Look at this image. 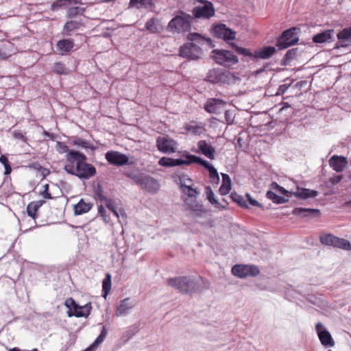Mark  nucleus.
Wrapping results in <instances>:
<instances>
[{
	"instance_id": "nucleus-46",
	"label": "nucleus",
	"mask_w": 351,
	"mask_h": 351,
	"mask_svg": "<svg viewBox=\"0 0 351 351\" xmlns=\"http://www.w3.org/2000/svg\"><path fill=\"white\" fill-rule=\"evenodd\" d=\"M266 196L268 199H271L274 203L276 204H281L285 202V199L282 197L279 196L273 191H268L267 192Z\"/></svg>"
},
{
	"instance_id": "nucleus-19",
	"label": "nucleus",
	"mask_w": 351,
	"mask_h": 351,
	"mask_svg": "<svg viewBox=\"0 0 351 351\" xmlns=\"http://www.w3.org/2000/svg\"><path fill=\"white\" fill-rule=\"evenodd\" d=\"M199 152L210 160L215 158V148L205 140H201L197 143Z\"/></svg>"
},
{
	"instance_id": "nucleus-27",
	"label": "nucleus",
	"mask_w": 351,
	"mask_h": 351,
	"mask_svg": "<svg viewBox=\"0 0 351 351\" xmlns=\"http://www.w3.org/2000/svg\"><path fill=\"white\" fill-rule=\"evenodd\" d=\"M74 47V43L71 39H62L57 43L56 47L61 54L69 52Z\"/></svg>"
},
{
	"instance_id": "nucleus-48",
	"label": "nucleus",
	"mask_w": 351,
	"mask_h": 351,
	"mask_svg": "<svg viewBox=\"0 0 351 351\" xmlns=\"http://www.w3.org/2000/svg\"><path fill=\"white\" fill-rule=\"evenodd\" d=\"M186 130L193 134H200L204 130V128L202 125H187L186 128Z\"/></svg>"
},
{
	"instance_id": "nucleus-23",
	"label": "nucleus",
	"mask_w": 351,
	"mask_h": 351,
	"mask_svg": "<svg viewBox=\"0 0 351 351\" xmlns=\"http://www.w3.org/2000/svg\"><path fill=\"white\" fill-rule=\"evenodd\" d=\"M333 29H327L313 36V41L315 43H329L333 40Z\"/></svg>"
},
{
	"instance_id": "nucleus-59",
	"label": "nucleus",
	"mask_w": 351,
	"mask_h": 351,
	"mask_svg": "<svg viewBox=\"0 0 351 351\" xmlns=\"http://www.w3.org/2000/svg\"><path fill=\"white\" fill-rule=\"evenodd\" d=\"M298 53V49L294 48L287 51V61L288 60L293 59Z\"/></svg>"
},
{
	"instance_id": "nucleus-45",
	"label": "nucleus",
	"mask_w": 351,
	"mask_h": 351,
	"mask_svg": "<svg viewBox=\"0 0 351 351\" xmlns=\"http://www.w3.org/2000/svg\"><path fill=\"white\" fill-rule=\"evenodd\" d=\"M187 40L191 42H196L198 44H202L205 41H209L210 40H207L202 36L200 34L197 33H190L187 36Z\"/></svg>"
},
{
	"instance_id": "nucleus-38",
	"label": "nucleus",
	"mask_w": 351,
	"mask_h": 351,
	"mask_svg": "<svg viewBox=\"0 0 351 351\" xmlns=\"http://www.w3.org/2000/svg\"><path fill=\"white\" fill-rule=\"evenodd\" d=\"M204 160L202 159L201 158L196 156L195 155L192 154H186L184 156V159H183L184 165H190L193 163H197L202 165V162Z\"/></svg>"
},
{
	"instance_id": "nucleus-57",
	"label": "nucleus",
	"mask_w": 351,
	"mask_h": 351,
	"mask_svg": "<svg viewBox=\"0 0 351 351\" xmlns=\"http://www.w3.org/2000/svg\"><path fill=\"white\" fill-rule=\"evenodd\" d=\"M277 46L278 49H285V30L282 32L280 38L278 40Z\"/></svg>"
},
{
	"instance_id": "nucleus-28",
	"label": "nucleus",
	"mask_w": 351,
	"mask_h": 351,
	"mask_svg": "<svg viewBox=\"0 0 351 351\" xmlns=\"http://www.w3.org/2000/svg\"><path fill=\"white\" fill-rule=\"evenodd\" d=\"M222 184L219 187V192L221 195H226L229 193L231 190V180L230 176L226 173H221Z\"/></svg>"
},
{
	"instance_id": "nucleus-40",
	"label": "nucleus",
	"mask_w": 351,
	"mask_h": 351,
	"mask_svg": "<svg viewBox=\"0 0 351 351\" xmlns=\"http://www.w3.org/2000/svg\"><path fill=\"white\" fill-rule=\"evenodd\" d=\"M77 4L81 5L82 3L79 0H56L55 2L53 3L52 7L53 8H56Z\"/></svg>"
},
{
	"instance_id": "nucleus-9",
	"label": "nucleus",
	"mask_w": 351,
	"mask_h": 351,
	"mask_svg": "<svg viewBox=\"0 0 351 351\" xmlns=\"http://www.w3.org/2000/svg\"><path fill=\"white\" fill-rule=\"evenodd\" d=\"M64 305L69 308L67 315L69 317L73 316L82 317L89 315V311H85V306H79L72 298H67Z\"/></svg>"
},
{
	"instance_id": "nucleus-14",
	"label": "nucleus",
	"mask_w": 351,
	"mask_h": 351,
	"mask_svg": "<svg viewBox=\"0 0 351 351\" xmlns=\"http://www.w3.org/2000/svg\"><path fill=\"white\" fill-rule=\"evenodd\" d=\"M107 161L115 166H123L128 163V157L117 151H109L106 154Z\"/></svg>"
},
{
	"instance_id": "nucleus-5",
	"label": "nucleus",
	"mask_w": 351,
	"mask_h": 351,
	"mask_svg": "<svg viewBox=\"0 0 351 351\" xmlns=\"http://www.w3.org/2000/svg\"><path fill=\"white\" fill-rule=\"evenodd\" d=\"M231 271L234 276L239 278L255 277L260 274L258 267L252 265H235L232 267Z\"/></svg>"
},
{
	"instance_id": "nucleus-61",
	"label": "nucleus",
	"mask_w": 351,
	"mask_h": 351,
	"mask_svg": "<svg viewBox=\"0 0 351 351\" xmlns=\"http://www.w3.org/2000/svg\"><path fill=\"white\" fill-rule=\"evenodd\" d=\"M342 179H343V176L337 175V176H335L330 178V182L333 185H335V184H337L338 183H339L341 181Z\"/></svg>"
},
{
	"instance_id": "nucleus-60",
	"label": "nucleus",
	"mask_w": 351,
	"mask_h": 351,
	"mask_svg": "<svg viewBox=\"0 0 351 351\" xmlns=\"http://www.w3.org/2000/svg\"><path fill=\"white\" fill-rule=\"evenodd\" d=\"M271 189L275 191H279L281 194L285 195V189L283 187L280 186L276 182H273L271 185Z\"/></svg>"
},
{
	"instance_id": "nucleus-21",
	"label": "nucleus",
	"mask_w": 351,
	"mask_h": 351,
	"mask_svg": "<svg viewBox=\"0 0 351 351\" xmlns=\"http://www.w3.org/2000/svg\"><path fill=\"white\" fill-rule=\"evenodd\" d=\"M184 202L187 207V209L193 211L195 216H201L203 213L206 212V210L204 208L203 205L199 204L196 199H185Z\"/></svg>"
},
{
	"instance_id": "nucleus-63",
	"label": "nucleus",
	"mask_w": 351,
	"mask_h": 351,
	"mask_svg": "<svg viewBox=\"0 0 351 351\" xmlns=\"http://www.w3.org/2000/svg\"><path fill=\"white\" fill-rule=\"evenodd\" d=\"M173 167H176V166H180V165H184V162H183V159H181V158H179V159H173Z\"/></svg>"
},
{
	"instance_id": "nucleus-36",
	"label": "nucleus",
	"mask_w": 351,
	"mask_h": 351,
	"mask_svg": "<svg viewBox=\"0 0 351 351\" xmlns=\"http://www.w3.org/2000/svg\"><path fill=\"white\" fill-rule=\"evenodd\" d=\"M181 189L182 192L187 195L189 197L194 198L195 199L199 195V191L197 189H193L190 186H187L185 184H181Z\"/></svg>"
},
{
	"instance_id": "nucleus-42",
	"label": "nucleus",
	"mask_w": 351,
	"mask_h": 351,
	"mask_svg": "<svg viewBox=\"0 0 351 351\" xmlns=\"http://www.w3.org/2000/svg\"><path fill=\"white\" fill-rule=\"evenodd\" d=\"M52 71L58 75L68 74V69L62 62H57L54 64Z\"/></svg>"
},
{
	"instance_id": "nucleus-7",
	"label": "nucleus",
	"mask_w": 351,
	"mask_h": 351,
	"mask_svg": "<svg viewBox=\"0 0 351 351\" xmlns=\"http://www.w3.org/2000/svg\"><path fill=\"white\" fill-rule=\"evenodd\" d=\"M196 1L203 3L202 6H195L193 10V17L196 19H210L215 14V9L210 1L206 0H196Z\"/></svg>"
},
{
	"instance_id": "nucleus-13",
	"label": "nucleus",
	"mask_w": 351,
	"mask_h": 351,
	"mask_svg": "<svg viewBox=\"0 0 351 351\" xmlns=\"http://www.w3.org/2000/svg\"><path fill=\"white\" fill-rule=\"evenodd\" d=\"M96 173V169L93 165L86 162V160H83L78 169L73 176H77L80 179H89L95 176Z\"/></svg>"
},
{
	"instance_id": "nucleus-34",
	"label": "nucleus",
	"mask_w": 351,
	"mask_h": 351,
	"mask_svg": "<svg viewBox=\"0 0 351 351\" xmlns=\"http://www.w3.org/2000/svg\"><path fill=\"white\" fill-rule=\"evenodd\" d=\"M106 335L107 330L106 328L104 326L100 335L97 337L95 341L84 351H93L95 348H96L99 344H101L104 341Z\"/></svg>"
},
{
	"instance_id": "nucleus-53",
	"label": "nucleus",
	"mask_w": 351,
	"mask_h": 351,
	"mask_svg": "<svg viewBox=\"0 0 351 351\" xmlns=\"http://www.w3.org/2000/svg\"><path fill=\"white\" fill-rule=\"evenodd\" d=\"M173 158L168 157H162L158 161V164L162 167H173Z\"/></svg>"
},
{
	"instance_id": "nucleus-56",
	"label": "nucleus",
	"mask_w": 351,
	"mask_h": 351,
	"mask_svg": "<svg viewBox=\"0 0 351 351\" xmlns=\"http://www.w3.org/2000/svg\"><path fill=\"white\" fill-rule=\"evenodd\" d=\"M99 214L103 218L104 221L106 223H108L110 220V217L107 215V211L106 208L101 205L99 207L98 209Z\"/></svg>"
},
{
	"instance_id": "nucleus-33",
	"label": "nucleus",
	"mask_w": 351,
	"mask_h": 351,
	"mask_svg": "<svg viewBox=\"0 0 351 351\" xmlns=\"http://www.w3.org/2000/svg\"><path fill=\"white\" fill-rule=\"evenodd\" d=\"M92 207V204L85 202L83 199L75 206V213L77 215H82L88 212Z\"/></svg>"
},
{
	"instance_id": "nucleus-29",
	"label": "nucleus",
	"mask_w": 351,
	"mask_h": 351,
	"mask_svg": "<svg viewBox=\"0 0 351 351\" xmlns=\"http://www.w3.org/2000/svg\"><path fill=\"white\" fill-rule=\"evenodd\" d=\"M129 5L136 9L152 8L154 5L152 0H130Z\"/></svg>"
},
{
	"instance_id": "nucleus-31",
	"label": "nucleus",
	"mask_w": 351,
	"mask_h": 351,
	"mask_svg": "<svg viewBox=\"0 0 351 351\" xmlns=\"http://www.w3.org/2000/svg\"><path fill=\"white\" fill-rule=\"evenodd\" d=\"M132 304L130 302L129 298H125L124 300H121L119 306H117L116 311L117 316H121L126 313H128V311L132 308Z\"/></svg>"
},
{
	"instance_id": "nucleus-16",
	"label": "nucleus",
	"mask_w": 351,
	"mask_h": 351,
	"mask_svg": "<svg viewBox=\"0 0 351 351\" xmlns=\"http://www.w3.org/2000/svg\"><path fill=\"white\" fill-rule=\"evenodd\" d=\"M215 34L224 40H234L235 38V32L226 27L223 24L216 25L214 27Z\"/></svg>"
},
{
	"instance_id": "nucleus-6",
	"label": "nucleus",
	"mask_w": 351,
	"mask_h": 351,
	"mask_svg": "<svg viewBox=\"0 0 351 351\" xmlns=\"http://www.w3.org/2000/svg\"><path fill=\"white\" fill-rule=\"evenodd\" d=\"M213 53L216 62L225 66H230L239 62L237 57L228 50L215 49Z\"/></svg>"
},
{
	"instance_id": "nucleus-41",
	"label": "nucleus",
	"mask_w": 351,
	"mask_h": 351,
	"mask_svg": "<svg viewBox=\"0 0 351 351\" xmlns=\"http://www.w3.org/2000/svg\"><path fill=\"white\" fill-rule=\"evenodd\" d=\"M230 197L233 202H237L238 205L243 208H249L245 198L236 192H233L230 195Z\"/></svg>"
},
{
	"instance_id": "nucleus-62",
	"label": "nucleus",
	"mask_w": 351,
	"mask_h": 351,
	"mask_svg": "<svg viewBox=\"0 0 351 351\" xmlns=\"http://www.w3.org/2000/svg\"><path fill=\"white\" fill-rule=\"evenodd\" d=\"M97 198L99 199L101 201H106V199H107L108 198H106L102 193V191L98 189V191L97 192Z\"/></svg>"
},
{
	"instance_id": "nucleus-22",
	"label": "nucleus",
	"mask_w": 351,
	"mask_h": 351,
	"mask_svg": "<svg viewBox=\"0 0 351 351\" xmlns=\"http://www.w3.org/2000/svg\"><path fill=\"white\" fill-rule=\"evenodd\" d=\"M337 37L339 40L336 43L337 47L347 46L348 43H346L351 41V26L343 29L337 34Z\"/></svg>"
},
{
	"instance_id": "nucleus-25",
	"label": "nucleus",
	"mask_w": 351,
	"mask_h": 351,
	"mask_svg": "<svg viewBox=\"0 0 351 351\" xmlns=\"http://www.w3.org/2000/svg\"><path fill=\"white\" fill-rule=\"evenodd\" d=\"M300 29L298 27H291L287 29V48L294 45L298 42V34Z\"/></svg>"
},
{
	"instance_id": "nucleus-44",
	"label": "nucleus",
	"mask_w": 351,
	"mask_h": 351,
	"mask_svg": "<svg viewBox=\"0 0 351 351\" xmlns=\"http://www.w3.org/2000/svg\"><path fill=\"white\" fill-rule=\"evenodd\" d=\"M72 144L74 145H77V146L82 147L83 148H86V149H88V148L90 149H94L93 145L90 143H89L88 141L84 140L81 138H78V137L75 138L72 141Z\"/></svg>"
},
{
	"instance_id": "nucleus-58",
	"label": "nucleus",
	"mask_w": 351,
	"mask_h": 351,
	"mask_svg": "<svg viewBox=\"0 0 351 351\" xmlns=\"http://www.w3.org/2000/svg\"><path fill=\"white\" fill-rule=\"evenodd\" d=\"M12 136L16 139L21 140L23 142L27 141V138L23 134V132L20 130H14L12 132Z\"/></svg>"
},
{
	"instance_id": "nucleus-11",
	"label": "nucleus",
	"mask_w": 351,
	"mask_h": 351,
	"mask_svg": "<svg viewBox=\"0 0 351 351\" xmlns=\"http://www.w3.org/2000/svg\"><path fill=\"white\" fill-rule=\"evenodd\" d=\"M315 330L319 339L324 346L333 347L335 346V341L330 333L321 322H318L315 325Z\"/></svg>"
},
{
	"instance_id": "nucleus-37",
	"label": "nucleus",
	"mask_w": 351,
	"mask_h": 351,
	"mask_svg": "<svg viewBox=\"0 0 351 351\" xmlns=\"http://www.w3.org/2000/svg\"><path fill=\"white\" fill-rule=\"evenodd\" d=\"M78 5L79 4L69 5V8L67 10L68 16L73 17L77 15L83 14L85 9Z\"/></svg>"
},
{
	"instance_id": "nucleus-39",
	"label": "nucleus",
	"mask_w": 351,
	"mask_h": 351,
	"mask_svg": "<svg viewBox=\"0 0 351 351\" xmlns=\"http://www.w3.org/2000/svg\"><path fill=\"white\" fill-rule=\"evenodd\" d=\"M336 237L332 234H322L319 236L320 242L324 245H334Z\"/></svg>"
},
{
	"instance_id": "nucleus-64",
	"label": "nucleus",
	"mask_w": 351,
	"mask_h": 351,
	"mask_svg": "<svg viewBox=\"0 0 351 351\" xmlns=\"http://www.w3.org/2000/svg\"><path fill=\"white\" fill-rule=\"evenodd\" d=\"M45 135L47 137H49L50 139L51 140H54V134H51V133H49L48 132H44Z\"/></svg>"
},
{
	"instance_id": "nucleus-2",
	"label": "nucleus",
	"mask_w": 351,
	"mask_h": 351,
	"mask_svg": "<svg viewBox=\"0 0 351 351\" xmlns=\"http://www.w3.org/2000/svg\"><path fill=\"white\" fill-rule=\"evenodd\" d=\"M167 284L184 294L191 293L197 289V282L189 276L170 278L167 279Z\"/></svg>"
},
{
	"instance_id": "nucleus-51",
	"label": "nucleus",
	"mask_w": 351,
	"mask_h": 351,
	"mask_svg": "<svg viewBox=\"0 0 351 351\" xmlns=\"http://www.w3.org/2000/svg\"><path fill=\"white\" fill-rule=\"evenodd\" d=\"M207 199L208 201L213 205H215L216 207H219L220 204L218 202V201L215 199L214 193L211 190L210 187L207 189Z\"/></svg>"
},
{
	"instance_id": "nucleus-32",
	"label": "nucleus",
	"mask_w": 351,
	"mask_h": 351,
	"mask_svg": "<svg viewBox=\"0 0 351 351\" xmlns=\"http://www.w3.org/2000/svg\"><path fill=\"white\" fill-rule=\"evenodd\" d=\"M111 274L110 273H106L105 278L102 281V296L104 298H106L108 295L109 294L111 290L112 281H111Z\"/></svg>"
},
{
	"instance_id": "nucleus-54",
	"label": "nucleus",
	"mask_w": 351,
	"mask_h": 351,
	"mask_svg": "<svg viewBox=\"0 0 351 351\" xmlns=\"http://www.w3.org/2000/svg\"><path fill=\"white\" fill-rule=\"evenodd\" d=\"M245 197L247 203L248 202L249 205L263 208L262 204H260L257 200L254 199L249 193H246Z\"/></svg>"
},
{
	"instance_id": "nucleus-15",
	"label": "nucleus",
	"mask_w": 351,
	"mask_h": 351,
	"mask_svg": "<svg viewBox=\"0 0 351 351\" xmlns=\"http://www.w3.org/2000/svg\"><path fill=\"white\" fill-rule=\"evenodd\" d=\"M226 104V101L221 99L210 98L208 99L204 104V110L210 114H217Z\"/></svg>"
},
{
	"instance_id": "nucleus-50",
	"label": "nucleus",
	"mask_w": 351,
	"mask_h": 351,
	"mask_svg": "<svg viewBox=\"0 0 351 351\" xmlns=\"http://www.w3.org/2000/svg\"><path fill=\"white\" fill-rule=\"evenodd\" d=\"M0 162L4 165L5 167V174L8 175L12 171V168L10 165L9 160L5 156H1L0 157Z\"/></svg>"
},
{
	"instance_id": "nucleus-17",
	"label": "nucleus",
	"mask_w": 351,
	"mask_h": 351,
	"mask_svg": "<svg viewBox=\"0 0 351 351\" xmlns=\"http://www.w3.org/2000/svg\"><path fill=\"white\" fill-rule=\"evenodd\" d=\"M289 193L293 194L301 199H306L311 197H315L319 195V193L317 191L299 187H297L295 191H289L287 190V197L289 196Z\"/></svg>"
},
{
	"instance_id": "nucleus-52",
	"label": "nucleus",
	"mask_w": 351,
	"mask_h": 351,
	"mask_svg": "<svg viewBox=\"0 0 351 351\" xmlns=\"http://www.w3.org/2000/svg\"><path fill=\"white\" fill-rule=\"evenodd\" d=\"M145 28L150 33H156L158 32L155 24V20L154 19H150L147 21L145 23Z\"/></svg>"
},
{
	"instance_id": "nucleus-12",
	"label": "nucleus",
	"mask_w": 351,
	"mask_h": 351,
	"mask_svg": "<svg viewBox=\"0 0 351 351\" xmlns=\"http://www.w3.org/2000/svg\"><path fill=\"white\" fill-rule=\"evenodd\" d=\"M136 182L141 185V188L151 193H156L160 188V184L154 178L144 176H140Z\"/></svg>"
},
{
	"instance_id": "nucleus-20",
	"label": "nucleus",
	"mask_w": 351,
	"mask_h": 351,
	"mask_svg": "<svg viewBox=\"0 0 351 351\" xmlns=\"http://www.w3.org/2000/svg\"><path fill=\"white\" fill-rule=\"evenodd\" d=\"M83 24L81 21L71 20L67 21L62 31V34L64 36H71L76 30L79 29Z\"/></svg>"
},
{
	"instance_id": "nucleus-35",
	"label": "nucleus",
	"mask_w": 351,
	"mask_h": 351,
	"mask_svg": "<svg viewBox=\"0 0 351 351\" xmlns=\"http://www.w3.org/2000/svg\"><path fill=\"white\" fill-rule=\"evenodd\" d=\"M333 247L345 250H351V243L348 240L337 237L335 238Z\"/></svg>"
},
{
	"instance_id": "nucleus-24",
	"label": "nucleus",
	"mask_w": 351,
	"mask_h": 351,
	"mask_svg": "<svg viewBox=\"0 0 351 351\" xmlns=\"http://www.w3.org/2000/svg\"><path fill=\"white\" fill-rule=\"evenodd\" d=\"M293 213L301 217H319L320 212L318 209L295 208L293 210Z\"/></svg>"
},
{
	"instance_id": "nucleus-26",
	"label": "nucleus",
	"mask_w": 351,
	"mask_h": 351,
	"mask_svg": "<svg viewBox=\"0 0 351 351\" xmlns=\"http://www.w3.org/2000/svg\"><path fill=\"white\" fill-rule=\"evenodd\" d=\"M44 200L34 201L28 204L27 206V213L28 216L35 219L37 217V213L39 208L45 203Z\"/></svg>"
},
{
	"instance_id": "nucleus-8",
	"label": "nucleus",
	"mask_w": 351,
	"mask_h": 351,
	"mask_svg": "<svg viewBox=\"0 0 351 351\" xmlns=\"http://www.w3.org/2000/svg\"><path fill=\"white\" fill-rule=\"evenodd\" d=\"M202 50L200 47L193 43H188L180 47L179 56L190 60H197L201 58Z\"/></svg>"
},
{
	"instance_id": "nucleus-43",
	"label": "nucleus",
	"mask_w": 351,
	"mask_h": 351,
	"mask_svg": "<svg viewBox=\"0 0 351 351\" xmlns=\"http://www.w3.org/2000/svg\"><path fill=\"white\" fill-rule=\"evenodd\" d=\"M10 44H4L0 46V59L5 60L12 56V51L10 50Z\"/></svg>"
},
{
	"instance_id": "nucleus-4",
	"label": "nucleus",
	"mask_w": 351,
	"mask_h": 351,
	"mask_svg": "<svg viewBox=\"0 0 351 351\" xmlns=\"http://www.w3.org/2000/svg\"><path fill=\"white\" fill-rule=\"evenodd\" d=\"M232 49L235 50L237 53L239 54L243 55L244 56L254 57L257 58L262 59H267L272 56L276 49L274 47H264L259 49H257L254 51V53H252L249 49L239 47L235 43H232L230 44Z\"/></svg>"
},
{
	"instance_id": "nucleus-49",
	"label": "nucleus",
	"mask_w": 351,
	"mask_h": 351,
	"mask_svg": "<svg viewBox=\"0 0 351 351\" xmlns=\"http://www.w3.org/2000/svg\"><path fill=\"white\" fill-rule=\"evenodd\" d=\"M106 207L113 213V214L117 217H119V213L117 212L114 202L110 199H107L105 201Z\"/></svg>"
},
{
	"instance_id": "nucleus-10",
	"label": "nucleus",
	"mask_w": 351,
	"mask_h": 351,
	"mask_svg": "<svg viewBox=\"0 0 351 351\" xmlns=\"http://www.w3.org/2000/svg\"><path fill=\"white\" fill-rule=\"evenodd\" d=\"M158 149L165 154H172L176 152L177 143L168 136H158L156 139Z\"/></svg>"
},
{
	"instance_id": "nucleus-18",
	"label": "nucleus",
	"mask_w": 351,
	"mask_h": 351,
	"mask_svg": "<svg viewBox=\"0 0 351 351\" xmlns=\"http://www.w3.org/2000/svg\"><path fill=\"white\" fill-rule=\"evenodd\" d=\"M328 162L330 167H332L334 171L339 173L343 171L348 163V160L344 156L334 155L330 158Z\"/></svg>"
},
{
	"instance_id": "nucleus-3",
	"label": "nucleus",
	"mask_w": 351,
	"mask_h": 351,
	"mask_svg": "<svg viewBox=\"0 0 351 351\" xmlns=\"http://www.w3.org/2000/svg\"><path fill=\"white\" fill-rule=\"evenodd\" d=\"M87 157L79 151L71 149L69 154L65 156L64 171L71 175H73L80 167L83 160H86Z\"/></svg>"
},
{
	"instance_id": "nucleus-30",
	"label": "nucleus",
	"mask_w": 351,
	"mask_h": 351,
	"mask_svg": "<svg viewBox=\"0 0 351 351\" xmlns=\"http://www.w3.org/2000/svg\"><path fill=\"white\" fill-rule=\"evenodd\" d=\"M202 166L209 171V177L213 183L218 184L219 182V176L217 169L206 160H204Z\"/></svg>"
},
{
	"instance_id": "nucleus-47",
	"label": "nucleus",
	"mask_w": 351,
	"mask_h": 351,
	"mask_svg": "<svg viewBox=\"0 0 351 351\" xmlns=\"http://www.w3.org/2000/svg\"><path fill=\"white\" fill-rule=\"evenodd\" d=\"M56 149L60 154H69V152L71 149H69V147L63 142L57 141L56 143Z\"/></svg>"
},
{
	"instance_id": "nucleus-55",
	"label": "nucleus",
	"mask_w": 351,
	"mask_h": 351,
	"mask_svg": "<svg viewBox=\"0 0 351 351\" xmlns=\"http://www.w3.org/2000/svg\"><path fill=\"white\" fill-rule=\"evenodd\" d=\"M43 189L40 192V195L45 199H52L51 194L49 193V186L48 184L43 185Z\"/></svg>"
},
{
	"instance_id": "nucleus-1",
	"label": "nucleus",
	"mask_w": 351,
	"mask_h": 351,
	"mask_svg": "<svg viewBox=\"0 0 351 351\" xmlns=\"http://www.w3.org/2000/svg\"><path fill=\"white\" fill-rule=\"evenodd\" d=\"M174 16L168 23L167 29L173 34H184L191 31L193 17L184 11Z\"/></svg>"
}]
</instances>
